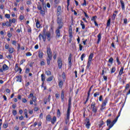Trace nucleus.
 <instances>
[{
    "label": "nucleus",
    "mask_w": 130,
    "mask_h": 130,
    "mask_svg": "<svg viewBox=\"0 0 130 130\" xmlns=\"http://www.w3.org/2000/svg\"><path fill=\"white\" fill-rule=\"evenodd\" d=\"M40 1H41L42 3L43 8L41 4H40V3L39 2L38 4L37 5V9L40 11V13L41 15L44 16L45 15V9H46V7H43L44 6V0H40Z\"/></svg>",
    "instance_id": "obj_1"
},
{
    "label": "nucleus",
    "mask_w": 130,
    "mask_h": 130,
    "mask_svg": "<svg viewBox=\"0 0 130 130\" xmlns=\"http://www.w3.org/2000/svg\"><path fill=\"white\" fill-rule=\"evenodd\" d=\"M57 24H58V29H61L62 28V26L63 25V22H62V19L61 17H58L57 18Z\"/></svg>",
    "instance_id": "obj_2"
},
{
    "label": "nucleus",
    "mask_w": 130,
    "mask_h": 130,
    "mask_svg": "<svg viewBox=\"0 0 130 130\" xmlns=\"http://www.w3.org/2000/svg\"><path fill=\"white\" fill-rule=\"evenodd\" d=\"M116 122V121L115 120H113V121L111 122V120L108 119L107 120V126L109 125V128H111V127H112V126H113V125H114V124H115Z\"/></svg>",
    "instance_id": "obj_3"
},
{
    "label": "nucleus",
    "mask_w": 130,
    "mask_h": 130,
    "mask_svg": "<svg viewBox=\"0 0 130 130\" xmlns=\"http://www.w3.org/2000/svg\"><path fill=\"white\" fill-rule=\"evenodd\" d=\"M47 54L48 55V58L51 59V57H52V51H51V49H50V47H47Z\"/></svg>",
    "instance_id": "obj_4"
},
{
    "label": "nucleus",
    "mask_w": 130,
    "mask_h": 130,
    "mask_svg": "<svg viewBox=\"0 0 130 130\" xmlns=\"http://www.w3.org/2000/svg\"><path fill=\"white\" fill-rule=\"evenodd\" d=\"M39 38L40 41H41L43 39V41L45 42V41H46V34L42 35V34H40L39 36Z\"/></svg>",
    "instance_id": "obj_5"
},
{
    "label": "nucleus",
    "mask_w": 130,
    "mask_h": 130,
    "mask_svg": "<svg viewBox=\"0 0 130 130\" xmlns=\"http://www.w3.org/2000/svg\"><path fill=\"white\" fill-rule=\"evenodd\" d=\"M107 101H108V99L106 98L101 105V110L102 111L105 108L104 107L106 106V104L107 103Z\"/></svg>",
    "instance_id": "obj_6"
},
{
    "label": "nucleus",
    "mask_w": 130,
    "mask_h": 130,
    "mask_svg": "<svg viewBox=\"0 0 130 130\" xmlns=\"http://www.w3.org/2000/svg\"><path fill=\"white\" fill-rule=\"evenodd\" d=\"M8 70H9V67L7 64H4L2 67V69H0V72L4 73V71H8Z\"/></svg>",
    "instance_id": "obj_7"
},
{
    "label": "nucleus",
    "mask_w": 130,
    "mask_h": 130,
    "mask_svg": "<svg viewBox=\"0 0 130 130\" xmlns=\"http://www.w3.org/2000/svg\"><path fill=\"white\" fill-rule=\"evenodd\" d=\"M57 63L59 69H61V67H62V60H61V58H58Z\"/></svg>",
    "instance_id": "obj_8"
},
{
    "label": "nucleus",
    "mask_w": 130,
    "mask_h": 130,
    "mask_svg": "<svg viewBox=\"0 0 130 130\" xmlns=\"http://www.w3.org/2000/svg\"><path fill=\"white\" fill-rule=\"evenodd\" d=\"M85 121L86 122V126L87 128H90V125H91V124L90 123V120L88 118H86L85 119Z\"/></svg>",
    "instance_id": "obj_9"
},
{
    "label": "nucleus",
    "mask_w": 130,
    "mask_h": 130,
    "mask_svg": "<svg viewBox=\"0 0 130 130\" xmlns=\"http://www.w3.org/2000/svg\"><path fill=\"white\" fill-rule=\"evenodd\" d=\"M55 33L56 34V38H59V37H60V30L59 29H58V28H57V29L56 30Z\"/></svg>",
    "instance_id": "obj_10"
},
{
    "label": "nucleus",
    "mask_w": 130,
    "mask_h": 130,
    "mask_svg": "<svg viewBox=\"0 0 130 130\" xmlns=\"http://www.w3.org/2000/svg\"><path fill=\"white\" fill-rule=\"evenodd\" d=\"M46 36L47 40H48V41H50V39H51V38L50 37V36H51V34L50 31L46 32Z\"/></svg>",
    "instance_id": "obj_11"
},
{
    "label": "nucleus",
    "mask_w": 130,
    "mask_h": 130,
    "mask_svg": "<svg viewBox=\"0 0 130 130\" xmlns=\"http://www.w3.org/2000/svg\"><path fill=\"white\" fill-rule=\"evenodd\" d=\"M72 105V99L70 98L69 100V104H68V110H71Z\"/></svg>",
    "instance_id": "obj_12"
},
{
    "label": "nucleus",
    "mask_w": 130,
    "mask_h": 130,
    "mask_svg": "<svg viewBox=\"0 0 130 130\" xmlns=\"http://www.w3.org/2000/svg\"><path fill=\"white\" fill-rule=\"evenodd\" d=\"M16 78L17 79V82H19L20 83L22 82V77L21 76V75H18L16 77Z\"/></svg>",
    "instance_id": "obj_13"
},
{
    "label": "nucleus",
    "mask_w": 130,
    "mask_h": 130,
    "mask_svg": "<svg viewBox=\"0 0 130 130\" xmlns=\"http://www.w3.org/2000/svg\"><path fill=\"white\" fill-rule=\"evenodd\" d=\"M61 99L62 102H63L64 100V92L63 91V90H62L61 91Z\"/></svg>",
    "instance_id": "obj_14"
},
{
    "label": "nucleus",
    "mask_w": 130,
    "mask_h": 130,
    "mask_svg": "<svg viewBox=\"0 0 130 130\" xmlns=\"http://www.w3.org/2000/svg\"><path fill=\"white\" fill-rule=\"evenodd\" d=\"M101 41V32L98 35V42L97 44H99V42Z\"/></svg>",
    "instance_id": "obj_15"
},
{
    "label": "nucleus",
    "mask_w": 130,
    "mask_h": 130,
    "mask_svg": "<svg viewBox=\"0 0 130 130\" xmlns=\"http://www.w3.org/2000/svg\"><path fill=\"white\" fill-rule=\"evenodd\" d=\"M43 52L41 51H39V57L40 58H43Z\"/></svg>",
    "instance_id": "obj_16"
},
{
    "label": "nucleus",
    "mask_w": 130,
    "mask_h": 130,
    "mask_svg": "<svg viewBox=\"0 0 130 130\" xmlns=\"http://www.w3.org/2000/svg\"><path fill=\"white\" fill-rule=\"evenodd\" d=\"M41 80L43 82L42 85H43V84H44V81H45V75L43 74L41 75Z\"/></svg>",
    "instance_id": "obj_17"
},
{
    "label": "nucleus",
    "mask_w": 130,
    "mask_h": 130,
    "mask_svg": "<svg viewBox=\"0 0 130 130\" xmlns=\"http://www.w3.org/2000/svg\"><path fill=\"white\" fill-rule=\"evenodd\" d=\"M56 121V117L55 116L53 117L52 119L51 120V123H52V124H54Z\"/></svg>",
    "instance_id": "obj_18"
},
{
    "label": "nucleus",
    "mask_w": 130,
    "mask_h": 130,
    "mask_svg": "<svg viewBox=\"0 0 130 130\" xmlns=\"http://www.w3.org/2000/svg\"><path fill=\"white\" fill-rule=\"evenodd\" d=\"M63 85V82H62V80H60L58 82V86L59 88H62Z\"/></svg>",
    "instance_id": "obj_19"
},
{
    "label": "nucleus",
    "mask_w": 130,
    "mask_h": 130,
    "mask_svg": "<svg viewBox=\"0 0 130 130\" xmlns=\"http://www.w3.org/2000/svg\"><path fill=\"white\" fill-rule=\"evenodd\" d=\"M120 3L121 4L122 9L124 10V2H123V1L122 0H120Z\"/></svg>",
    "instance_id": "obj_20"
},
{
    "label": "nucleus",
    "mask_w": 130,
    "mask_h": 130,
    "mask_svg": "<svg viewBox=\"0 0 130 130\" xmlns=\"http://www.w3.org/2000/svg\"><path fill=\"white\" fill-rule=\"evenodd\" d=\"M93 55H94V54L93 53H90L88 57V60L92 61Z\"/></svg>",
    "instance_id": "obj_21"
},
{
    "label": "nucleus",
    "mask_w": 130,
    "mask_h": 130,
    "mask_svg": "<svg viewBox=\"0 0 130 130\" xmlns=\"http://www.w3.org/2000/svg\"><path fill=\"white\" fill-rule=\"evenodd\" d=\"M80 22H81L80 25L82 27V29L83 30H84L85 29V27H86L85 26V24H84V22H83V21H82V20H81Z\"/></svg>",
    "instance_id": "obj_22"
},
{
    "label": "nucleus",
    "mask_w": 130,
    "mask_h": 130,
    "mask_svg": "<svg viewBox=\"0 0 130 130\" xmlns=\"http://www.w3.org/2000/svg\"><path fill=\"white\" fill-rule=\"evenodd\" d=\"M91 63H92V61L88 60L87 62V66L86 67V69H89L91 66Z\"/></svg>",
    "instance_id": "obj_23"
},
{
    "label": "nucleus",
    "mask_w": 130,
    "mask_h": 130,
    "mask_svg": "<svg viewBox=\"0 0 130 130\" xmlns=\"http://www.w3.org/2000/svg\"><path fill=\"white\" fill-rule=\"evenodd\" d=\"M46 119L47 121H50V120H51V116L50 115H47Z\"/></svg>",
    "instance_id": "obj_24"
},
{
    "label": "nucleus",
    "mask_w": 130,
    "mask_h": 130,
    "mask_svg": "<svg viewBox=\"0 0 130 130\" xmlns=\"http://www.w3.org/2000/svg\"><path fill=\"white\" fill-rule=\"evenodd\" d=\"M71 110H67V120H69L70 119V114Z\"/></svg>",
    "instance_id": "obj_25"
},
{
    "label": "nucleus",
    "mask_w": 130,
    "mask_h": 130,
    "mask_svg": "<svg viewBox=\"0 0 130 130\" xmlns=\"http://www.w3.org/2000/svg\"><path fill=\"white\" fill-rule=\"evenodd\" d=\"M123 74V67H121L119 72V76H121Z\"/></svg>",
    "instance_id": "obj_26"
},
{
    "label": "nucleus",
    "mask_w": 130,
    "mask_h": 130,
    "mask_svg": "<svg viewBox=\"0 0 130 130\" xmlns=\"http://www.w3.org/2000/svg\"><path fill=\"white\" fill-rule=\"evenodd\" d=\"M68 60L69 66H72V57H71V55L69 57Z\"/></svg>",
    "instance_id": "obj_27"
},
{
    "label": "nucleus",
    "mask_w": 130,
    "mask_h": 130,
    "mask_svg": "<svg viewBox=\"0 0 130 130\" xmlns=\"http://www.w3.org/2000/svg\"><path fill=\"white\" fill-rule=\"evenodd\" d=\"M52 60V57H51V59L50 58H47V64H48V66H49V64H50V60Z\"/></svg>",
    "instance_id": "obj_28"
},
{
    "label": "nucleus",
    "mask_w": 130,
    "mask_h": 130,
    "mask_svg": "<svg viewBox=\"0 0 130 130\" xmlns=\"http://www.w3.org/2000/svg\"><path fill=\"white\" fill-rule=\"evenodd\" d=\"M15 50V49H14V48L11 47V48H9V51L10 52V53H13L14 52V51Z\"/></svg>",
    "instance_id": "obj_29"
},
{
    "label": "nucleus",
    "mask_w": 130,
    "mask_h": 130,
    "mask_svg": "<svg viewBox=\"0 0 130 130\" xmlns=\"http://www.w3.org/2000/svg\"><path fill=\"white\" fill-rule=\"evenodd\" d=\"M92 112L95 114L97 113V107L92 108Z\"/></svg>",
    "instance_id": "obj_30"
},
{
    "label": "nucleus",
    "mask_w": 130,
    "mask_h": 130,
    "mask_svg": "<svg viewBox=\"0 0 130 130\" xmlns=\"http://www.w3.org/2000/svg\"><path fill=\"white\" fill-rule=\"evenodd\" d=\"M36 27L37 28H40V22L39 20L38 19L37 22H36Z\"/></svg>",
    "instance_id": "obj_31"
},
{
    "label": "nucleus",
    "mask_w": 130,
    "mask_h": 130,
    "mask_svg": "<svg viewBox=\"0 0 130 130\" xmlns=\"http://www.w3.org/2000/svg\"><path fill=\"white\" fill-rule=\"evenodd\" d=\"M53 80V77L52 76H50V77L48 78L47 79V82H51Z\"/></svg>",
    "instance_id": "obj_32"
},
{
    "label": "nucleus",
    "mask_w": 130,
    "mask_h": 130,
    "mask_svg": "<svg viewBox=\"0 0 130 130\" xmlns=\"http://www.w3.org/2000/svg\"><path fill=\"white\" fill-rule=\"evenodd\" d=\"M115 71H116V69H115V67H112L111 71V74H113V73L115 72Z\"/></svg>",
    "instance_id": "obj_33"
},
{
    "label": "nucleus",
    "mask_w": 130,
    "mask_h": 130,
    "mask_svg": "<svg viewBox=\"0 0 130 130\" xmlns=\"http://www.w3.org/2000/svg\"><path fill=\"white\" fill-rule=\"evenodd\" d=\"M109 62L110 63H111V64H112V63H113V58H112V57H111L109 59Z\"/></svg>",
    "instance_id": "obj_34"
},
{
    "label": "nucleus",
    "mask_w": 130,
    "mask_h": 130,
    "mask_svg": "<svg viewBox=\"0 0 130 130\" xmlns=\"http://www.w3.org/2000/svg\"><path fill=\"white\" fill-rule=\"evenodd\" d=\"M5 25L7 27H11V26H12V24H11L9 21L5 22Z\"/></svg>",
    "instance_id": "obj_35"
},
{
    "label": "nucleus",
    "mask_w": 130,
    "mask_h": 130,
    "mask_svg": "<svg viewBox=\"0 0 130 130\" xmlns=\"http://www.w3.org/2000/svg\"><path fill=\"white\" fill-rule=\"evenodd\" d=\"M69 37L70 38H73V31L72 30L69 31Z\"/></svg>",
    "instance_id": "obj_36"
},
{
    "label": "nucleus",
    "mask_w": 130,
    "mask_h": 130,
    "mask_svg": "<svg viewBox=\"0 0 130 130\" xmlns=\"http://www.w3.org/2000/svg\"><path fill=\"white\" fill-rule=\"evenodd\" d=\"M12 113L14 116H16V115H17V113H18V112H17L16 110H14L12 111Z\"/></svg>",
    "instance_id": "obj_37"
},
{
    "label": "nucleus",
    "mask_w": 130,
    "mask_h": 130,
    "mask_svg": "<svg viewBox=\"0 0 130 130\" xmlns=\"http://www.w3.org/2000/svg\"><path fill=\"white\" fill-rule=\"evenodd\" d=\"M92 87L91 86L90 88L89 89L88 92L87 93V97H90V92L91 91Z\"/></svg>",
    "instance_id": "obj_38"
},
{
    "label": "nucleus",
    "mask_w": 130,
    "mask_h": 130,
    "mask_svg": "<svg viewBox=\"0 0 130 130\" xmlns=\"http://www.w3.org/2000/svg\"><path fill=\"white\" fill-rule=\"evenodd\" d=\"M24 115H25V117L28 118V114H27V109H24Z\"/></svg>",
    "instance_id": "obj_39"
},
{
    "label": "nucleus",
    "mask_w": 130,
    "mask_h": 130,
    "mask_svg": "<svg viewBox=\"0 0 130 130\" xmlns=\"http://www.w3.org/2000/svg\"><path fill=\"white\" fill-rule=\"evenodd\" d=\"M103 124H104V122H103V121L102 120L100 122L99 125L100 127H101V126H102V125H103Z\"/></svg>",
    "instance_id": "obj_40"
},
{
    "label": "nucleus",
    "mask_w": 130,
    "mask_h": 130,
    "mask_svg": "<svg viewBox=\"0 0 130 130\" xmlns=\"http://www.w3.org/2000/svg\"><path fill=\"white\" fill-rule=\"evenodd\" d=\"M8 126H9V124H8V123H4L3 124V127H4V128H7Z\"/></svg>",
    "instance_id": "obj_41"
},
{
    "label": "nucleus",
    "mask_w": 130,
    "mask_h": 130,
    "mask_svg": "<svg viewBox=\"0 0 130 130\" xmlns=\"http://www.w3.org/2000/svg\"><path fill=\"white\" fill-rule=\"evenodd\" d=\"M61 11H57V18H60L59 16H60Z\"/></svg>",
    "instance_id": "obj_42"
},
{
    "label": "nucleus",
    "mask_w": 130,
    "mask_h": 130,
    "mask_svg": "<svg viewBox=\"0 0 130 130\" xmlns=\"http://www.w3.org/2000/svg\"><path fill=\"white\" fill-rule=\"evenodd\" d=\"M96 19H97V16H93L91 19V21H93L94 22H95L96 21Z\"/></svg>",
    "instance_id": "obj_43"
},
{
    "label": "nucleus",
    "mask_w": 130,
    "mask_h": 130,
    "mask_svg": "<svg viewBox=\"0 0 130 130\" xmlns=\"http://www.w3.org/2000/svg\"><path fill=\"white\" fill-rule=\"evenodd\" d=\"M57 116H60V110L59 109L57 110Z\"/></svg>",
    "instance_id": "obj_44"
},
{
    "label": "nucleus",
    "mask_w": 130,
    "mask_h": 130,
    "mask_svg": "<svg viewBox=\"0 0 130 130\" xmlns=\"http://www.w3.org/2000/svg\"><path fill=\"white\" fill-rule=\"evenodd\" d=\"M100 93L99 92H96L95 93H94L93 96L94 97H97V96H99V94Z\"/></svg>",
    "instance_id": "obj_45"
},
{
    "label": "nucleus",
    "mask_w": 130,
    "mask_h": 130,
    "mask_svg": "<svg viewBox=\"0 0 130 130\" xmlns=\"http://www.w3.org/2000/svg\"><path fill=\"white\" fill-rule=\"evenodd\" d=\"M107 27H109L110 26V19H109V20H108L107 23Z\"/></svg>",
    "instance_id": "obj_46"
},
{
    "label": "nucleus",
    "mask_w": 130,
    "mask_h": 130,
    "mask_svg": "<svg viewBox=\"0 0 130 130\" xmlns=\"http://www.w3.org/2000/svg\"><path fill=\"white\" fill-rule=\"evenodd\" d=\"M116 60H117V62L118 65H119L121 63V62H120V61H119V59L118 58V57H116Z\"/></svg>",
    "instance_id": "obj_47"
},
{
    "label": "nucleus",
    "mask_w": 130,
    "mask_h": 130,
    "mask_svg": "<svg viewBox=\"0 0 130 130\" xmlns=\"http://www.w3.org/2000/svg\"><path fill=\"white\" fill-rule=\"evenodd\" d=\"M15 70L16 72H19L20 68H19V67L15 66Z\"/></svg>",
    "instance_id": "obj_48"
},
{
    "label": "nucleus",
    "mask_w": 130,
    "mask_h": 130,
    "mask_svg": "<svg viewBox=\"0 0 130 130\" xmlns=\"http://www.w3.org/2000/svg\"><path fill=\"white\" fill-rule=\"evenodd\" d=\"M57 11L61 12V7L60 6H58Z\"/></svg>",
    "instance_id": "obj_49"
},
{
    "label": "nucleus",
    "mask_w": 130,
    "mask_h": 130,
    "mask_svg": "<svg viewBox=\"0 0 130 130\" xmlns=\"http://www.w3.org/2000/svg\"><path fill=\"white\" fill-rule=\"evenodd\" d=\"M25 73L26 74H29V73H30V69L29 68H26L25 69Z\"/></svg>",
    "instance_id": "obj_50"
},
{
    "label": "nucleus",
    "mask_w": 130,
    "mask_h": 130,
    "mask_svg": "<svg viewBox=\"0 0 130 130\" xmlns=\"http://www.w3.org/2000/svg\"><path fill=\"white\" fill-rule=\"evenodd\" d=\"M95 103H92L91 104V108L96 107V106H95Z\"/></svg>",
    "instance_id": "obj_51"
},
{
    "label": "nucleus",
    "mask_w": 130,
    "mask_h": 130,
    "mask_svg": "<svg viewBox=\"0 0 130 130\" xmlns=\"http://www.w3.org/2000/svg\"><path fill=\"white\" fill-rule=\"evenodd\" d=\"M85 53H83L81 56V59L82 61L83 60V58L84 57H85Z\"/></svg>",
    "instance_id": "obj_52"
},
{
    "label": "nucleus",
    "mask_w": 130,
    "mask_h": 130,
    "mask_svg": "<svg viewBox=\"0 0 130 130\" xmlns=\"http://www.w3.org/2000/svg\"><path fill=\"white\" fill-rule=\"evenodd\" d=\"M10 48V45L8 44H6L5 45V49H9Z\"/></svg>",
    "instance_id": "obj_53"
},
{
    "label": "nucleus",
    "mask_w": 130,
    "mask_h": 130,
    "mask_svg": "<svg viewBox=\"0 0 130 130\" xmlns=\"http://www.w3.org/2000/svg\"><path fill=\"white\" fill-rule=\"evenodd\" d=\"M46 74L47 76H51V72L49 71H47Z\"/></svg>",
    "instance_id": "obj_54"
},
{
    "label": "nucleus",
    "mask_w": 130,
    "mask_h": 130,
    "mask_svg": "<svg viewBox=\"0 0 130 130\" xmlns=\"http://www.w3.org/2000/svg\"><path fill=\"white\" fill-rule=\"evenodd\" d=\"M26 56H31L32 54L30 52H28L26 53Z\"/></svg>",
    "instance_id": "obj_55"
},
{
    "label": "nucleus",
    "mask_w": 130,
    "mask_h": 130,
    "mask_svg": "<svg viewBox=\"0 0 130 130\" xmlns=\"http://www.w3.org/2000/svg\"><path fill=\"white\" fill-rule=\"evenodd\" d=\"M25 61H26V59H25L21 60V61L20 62V64H22V63H24V62H25Z\"/></svg>",
    "instance_id": "obj_56"
},
{
    "label": "nucleus",
    "mask_w": 130,
    "mask_h": 130,
    "mask_svg": "<svg viewBox=\"0 0 130 130\" xmlns=\"http://www.w3.org/2000/svg\"><path fill=\"white\" fill-rule=\"evenodd\" d=\"M27 32H28V33H31L32 30L31 29V27H28V28H27Z\"/></svg>",
    "instance_id": "obj_57"
},
{
    "label": "nucleus",
    "mask_w": 130,
    "mask_h": 130,
    "mask_svg": "<svg viewBox=\"0 0 130 130\" xmlns=\"http://www.w3.org/2000/svg\"><path fill=\"white\" fill-rule=\"evenodd\" d=\"M40 65L41 66H45V62H44V61H42L40 63Z\"/></svg>",
    "instance_id": "obj_58"
},
{
    "label": "nucleus",
    "mask_w": 130,
    "mask_h": 130,
    "mask_svg": "<svg viewBox=\"0 0 130 130\" xmlns=\"http://www.w3.org/2000/svg\"><path fill=\"white\" fill-rule=\"evenodd\" d=\"M116 17V14L113 13L112 16V20H115V17Z\"/></svg>",
    "instance_id": "obj_59"
},
{
    "label": "nucleus",
    "mask_w": 130,
    "mask_h": 130,
    "mask_svg": "<svg viewBox=\"0 0 130 130\" xmlns=\"http://www.w3.org/2000/svg\"><path fill=\"white\" fill-rule=\"evenodd\" d=\"M24 17L23 15H20V16H19L20 20H24Z\"/></svg>",
    "instance_id": "obj_60"
},
{
    "label": "nucleus",
    "mask_w": 130,
    "mask_h": 130,
    "mask_svg": "<svg viewBox=\"0 0 130 130\" xmlns=\"http://www.w3.org/2000/svg\"><path fill=\"white\" fill-rule=\"evenodd\" d=\"M5 17H6V18H7V19H10V14H6L5 15Z\"/></svg>",
    "instance_id": "obj_61"
},
{
    "label": "nucleus",
    "mask_w": 130,
    "mask_h": 130,
    "mask_svg": "<svg viewBox=\"0 0 130 130\" xmlns=\"http://www.w3.org/2000/svg\"><path fill=\"white\" fill-rule=\"evenodd\" d=\"M32 100L34 102H36V100H37V99H36V97L35 96H33L32 97Z\"/></svg>",
    "instance_id": "obj_62"
},
{
    "label": "nucleus",
    "mask_w": 130,
    "mask_h": 130,
    "mask_svg": "<svg viewBox=\"0 0 130 130\" xmlns=\"http://www.w3.org/2000/svg\"><path fill=\"white\" fill-rule=\"evenodd\" d=\"M7 36H8V37L9 38H11V37H12V36H13V35H12V34H10V32H8Z\"/></svg>",
    "instance_id": "obj_63"
},
{
    "label": "nucleus",
    "mask_w": 130,
    "mask_h": 130,
    "mask_svg": "<svg viewBox=\"0 0 130 130\" xmlns=\"http://www.w3.org/2000/svg\"><path fill=\"white\" fill-rule=\"evenodd\" d=\"M12 44L13 45H16L17 44V41L15 40L12 41Z\"/></svg>",
    "instance_id": "obj_64"
}]
</instances>
